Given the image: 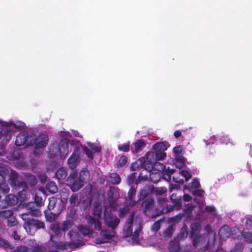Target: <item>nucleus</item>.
I'll list each match as a JSON object with an SVG mask.
<instances>
[{"label":"nucleus","instance_id":"nucleus-1","mask_svg":"<svg viewBox=\"0 0 252 252\" xmlns=\"http://www.w3.org/2000/svg\"><path fill=\"white\" fill-rule=\"evenodd\" d=\"M71 223L69 220L63 221L62 223L55 222L50 226V229L52 231L50 239L47 244L48 249L54 248L55 250L49 251V252H59V250H70L75 248L80 247L84 243L82 238L75 230H72L68 233L71 242H63L60 241V238L63 233L71 227Z\"/></svg>","mask_w":252,"mask_h":252},{"label":"nucleus","instance_id":"nucleus-2","mask_svg":"<svg viewBox=\"0 0 252 252\" xmlns=\"http://www.w3.org/2000/svg\"><path fill=\"white\" fill-rule=\"evenodd\" d=\"M134 214L130 215L124 226L123 235L126 237L131 236L130 243L133 245L139 243V232L141 228V223L133 220Z\"/></svg>","mask_w":252,"mask_h":252},{"label":"nucleus","instance_id":"nucleus-3","mask_svg":"<svg viewBox=\"0 0 252 252\" xmlns=\"http://www.w3.org/2000/svg\"><path fill=\"white\" fill-rule=\"evenodd\" d=\"M75 171H72L67 179V184L73 191H76L81 188L83 184L89 178L90 173L86 169H83L80 173L79 178Z\"/></svg>","mask_w":252,"mask_h":252},{"label":"nucleus","instance_id":"nucleus-4","mask_svg":"<svg viewBox=\"0 0 252 252\" xmlns=\"http://www.w3.org/2000/svg\"><path fill=\"white\" fill-rule=\"evenodd\" d=\"M8 175L10 177V184L11 186H16L17 173L12 169H7L3 166L0 167V190L3 192H7L9 190V188L5 183V176Z\"/></svg>","mask_w":252,"mask_h":252},{"label":"nucleus","instance_id":"nucleus-5","mask_svg":"<svg viewBox=\"0 0 252 252\" xmlns=\"http://www.w3.org/2000/svg\"><path fill=\"white\" fill-rule=\"evenodd\" d=\"M70 150L68 140L63 138L60 141L59 145L53 144L50 147L49 155L51 157L60 156L62 158H65Z\"/></svg>","mask_w":252,"mask_h":252},{"label":"nucleus","instance_id":"nucleus-6","mask_svg":"<svg viewBox=\"0 0 252 252\" xmlns=\"http://www.w3.org/2000/svg\"><path fill=\"white\" fill-rule=\"evenodd\" d=\"M200 225L198 223H194L191 225V236L193 238V245L198 247V249L201 251H205L209 249V246L206 245L207 236H199L194 237L199 232Z\"/></svg>","mask_w":252,"mask_h":252},{"label":"nucleus","instance_id":"nucleus-7","mask_svg":"<svg viewBox=\"0 0 252 252\" xmlns=\"http://www.w3.org/2000/svg\"><path fill=\"white\" fill-rule=\"evenodd\" d=\"M27 244L28 247H18L14 250V252H46L45 249L38 245L34 240H29Z\"/></svg>","mask_w":252,"mask_h":252},{"label":"nucleus","instance_id":"nucleus-8","mask_svg":"<svg viewBox=\"0 0 252 252\" xmlns=\"http://www.w3.org/2000/svg\"><path fill=\"white\" fill-rule=\"evenodd\" d=\"M23 226L28 233L33 235L37 229L43 228L45 225L41 221L32 219L31 220L24 222Z\"/></svg>","mask_w":252,"mask_h":252},{"label":"nucleus","instance_id":"nucleus-9","mask_svg":"<svg viewBox=\"0 0 252 252\" xmlns=\"http://www.w3.org/2000/svg\"><path fill=\"white\" fill-rule=\"evenodd\" d=\"M26 208L28 209L29 211L27 213H24L20 215V217L25 221V222L31 220L32 219L29 218V215L38 217L41 215V212L38 209L36 208L33 203H30L27 204Z\"/></svg>","mask_w":252,"mask_h":252},{"label":"nucleus","instance_id":"nucleus-10","mask_svg":"<svg viewBox=\"0 0 252 252\" xmlns=\"http://www.w3.org/2000/svg\"><path fill=\"white\" fill-rule=\"evenodd\" d=\"M115 232L113 230L106 229L101 231L100 232V238H97L95 240V243L97 244L107 243L112 238L115 237Z\"/></svg>","mask_w":252,"mask_h":252},{"label":"nucleus","instance_id":"nucleus-11","mask_svg":"<svg viewBox=\"0 0 252 252\" xmlns=\"http://www.w3.org/2000/svg\"><path fill=\"white\" fill-rule=\"evenodd\" d=\"M31 138L32 144L31 145H34L35 148L40 149L46 146L47 142L48 140V137L46 134H40L37 138L32 136Z\"/></svg>","mask_w":252,"mask_h":252},{"label":"nucleus","instance_id":"nucleus-12","mask_svg":"<svg viewBox=\"0 0 252 252\" xmlns=\"http://www.w3.org/2000/svg\"><path fill=\"white\" fill-rule=\"evenodd\" d=\"M104 221L105 224L109 227L114 229L120 223V220L116 216H113L110 213H104Z\"/></svg>","mask_w":252,"mask_h":252},{"label":"nucleus","instance_id":"nucleus-13","mask_svg":"<svg viewBox=\"0 0 252 252\" xmlns=\"http://www.w3.org/2000/svg\"><path fill=\"white\" fill-rule=\"evenodd\" d=\"M32 136L28 137V134L24 131L20 133L16 137L15 144L17 146H20L26 144L27 145H31L32 144L31 138Z\"/></svg>","mask_w":252,"mask_h":252},{"label":"nucleus","instance_id":"nucleus-14","mask_svg":"<svg viewBox=\"0 0 252 252\" xmlns=\"http://www.w3.org/2000/svg\"><path fill=\"white\" fill-rule=\"evenodd\" d=\"M80 160V152L79 150L76 149L68 159V165L70 169H73L77 166Z\"/></svg>","mask_w":252,"mask_h":252},{"label":"nucleus","instance_id":"nucleus-15","mask_svg":"<svg viewBox=\"0 0 252 252\" xmlns=\"http://www.w3.org/2000/svg\"><path fill=\"white\" fill-rule=\"evenodd\" d=\"M156 161V154L154 151L149 152L147 154L146 162L145 165V169L147 171H151L152 169L153 165Z\"/></svg>","mask_w":252,"mask_h":252},{"label":"nucleus","instance_id":"nucleus-16","mask_svg":"<svg viewBox=\"0 0 252 252\" xmlns=\"http://www.w3.org/2000/svg\"><path fill=\"white\" fill-rule=\"evenodd\" d=\"M18 176L17 175V178H16V180L17 181V185L16 186H21L22 188H26L27 187L28 184H29L31 186H33L35 185L36 183V179L34 176L33 175H29L27 178V181L26 182L20 183L18 180Z\"/></svg>","mask_w":252,"mask_h":252},{"label":"nucleus","instance_id":"nucleus-17","mask_svg":"<svg viewBox=\"0 0 252 252\" xmlns=\"http://www.w3.org/2000/svg\"><path fill=\"white\" fill-rule=\"evenodd\" d=\"M116 191L115 188L110 187L108 192V201L112 208L115 207V200L116 197Z\"/></svg>","mask_w":252,"mask_h":252},{"label":"nucleus","instance_id":"nucleus-18","mask_svg":"<svg viewBox=\"0 0 252 252\" xmlns=\"http://www.w3.org/2000/svg\"><path fill=\"white\" fill-rule=\"evenodd\" d=\"M219 235L221 239H225L230 236V229L227 225L222 226L219 231Z\"/></svg>","mask_w":252,"mask_h":252},{"label":"nucleus","instance_id":"nucleus-19","mask_svg":"<svg viewBox=\"0 0 252 252\" xmlns=\"http://www.w3.org/2000/svg\"><path fill=\"white\" fill-rule=\"evenodd\" d=\"M87 223L90 224H94V228L97 230L101 229V224L100 221L92 217L91 216H88L86 217Z\"/></svg>","mask_w":252,"mask_h":252},{"label":"nucleus","instance_id":"nucleus-20","mask_svg":"<svg viewBox=\"0 0 252 252\" xmlns=\"http://www.w3.org/2000/svg\"><path fill=\"white\" fill-rule=\"evenodd\" d=\"M106 177L107 182L112 184H118L121 181L120 176L115 173L109 174Z\"/></svg>","mask_w":252,"mask_h":252},{"label":"nucleus","instance_id":"nucleus-21","mask_svg":"<svg viewBox=\"0 0 252 252\" xmlns=\"http://www.w3.org/2000/svg\"><path fill=\"white\" fill-rule=\"evenodd\" d=\"M219 140L220 141L221 144H223L226 145H234V141L229 137V136L227 134H222L220 135Z\"/></svg>","mask_w":252,"mask_h":252},{"label":"nucleus","instance_id":"nucleus-22","mask_svg":"<svg viewBox=\"0 0 252 252\" xmlns=\"http://www.w3.org/2000/svg\"><path fill=\"white\" fill-rule=\"evenodd\" d=\"M153 149L155 152H164L167 150V146L164 142H158L153 145Z\"/></svg>","mask_w":252,"mask_h":252},{"label":"nucleus","instance_id":"nucleus-23","mask_svg":"<svg viewBox=\"0 0 252 252\" xmlns=\"http://www.w3.org/2000/svg\"><path fill=\"white\" fill-rule=\"evenodd\" d=\"M220 135H213L208 138H205L203 141L205 142V145L208 146L215 143V142L219 140Z\"/></svg>","mask_w":252,"mask_h":252},{"label":"nucleus","instance_id":"nucleus-24","mask_svg":"<svg viewBox=\"0 0 252 252\" xmlns=\"http://www.w3.org/2000/svg\"><path fill=\"white\" fill-rule=\"evenodd\" d=\"M168 249L170 252H179L180 246L177 241H171L169 243Z\"/></svg>","mask_w":252,"mask_h":252},{"label":"nucleus","instance_id":"nucleus-25","mask_svg":"<svg viewBox=\"0 0 252 252\" xmlns=\"http://www.w3.org/2000/svg\"><path fill=\"white\" fill-rule=\"evenodd\" d=\"M56 177L59 180H64L67 176V171L65 168H61L56 172Z\"/></svg>","mask_w":252,"mask_h":252},{"label":"nucleus","instance_id":"nucleus-26","mask_svg":"<svg viewBox=\"0 0 252 252\" xmlns=\"http://www.w3.org/2000/svg\"><path fill=\"white\" fill-rule=\"evenodd\" d=\"M152 169L150 171L160 172L163 171L165 169V166L160 162L156 161L152 166Z\"/></svg>","mask_w":252,"mask_h":252},{"label":"nucleus","instance_id":"nucleus-27","mask_svg":"<svg viewBox=\"0 0 252 252\" xmlns=\"http://www.w3.org/2000/svg\"><path fill=\"white\" fill-rule=\"evenodd\" d=\"M46 189L49 192L52 194L57 192L58 191L57 187L53 182L48 183L46 186Z\"/></svg>","mask_w":252,"mask_h":252},{"label":"nucleus","instance_id":"nucleus-28","mask_svg":"<svg viewBox=\"0 0 252 252\" xmlns=\"http://www.w3.org/2000/svg\"><path fill=\"white\" fill-rule=\"evenodd\" d=\"M136 190L134 188H131L128 193V197L129 199V204L131 206H134L136 201L133 200V196L135 195Z\"/></svg>","mask_w":252,"mask_h":252},{"label":"nucleus","instance_id":"nucleus-29","mask_svg":"<svg viewBox=\"0 0 252 252\" xmlns=\"http://www.w3.org/2000/svg\"><path fill=\"white\" fill-rule=\"evenodd\" d=\"M79 232L84 236H89L93 232L92 229L87 226H80L79 227Z\"/></svg>","mask_w":252,"mask_h":252},{"label":"nucleus","instance_id":"nucleus-30","mask_svg":"<svg viewBox=\"0 0 252 252\" xmlns=\"http://www.w3.org/2000/svg\"><path fill=\"white\" fill-rule=\"evenodd\" d=\"M145 162V160L143 158H140L135 162H133L131 166L132 170H136L141 166H142Z\"/></svg>","mask_w":252,"mask_h":252},{"label":"nucleus","instance_id":"nucleus-31","mask_svg":"<svg viewBox=\"0 0 252 252\" xmlns=\"http://www.w3.org/2000/svg\"><path fill=\"white\" fill-rule=\"evenodd\" d=\"M152 172L149 175L151 180L154 183H157L159 181L161 176L160 173L158 172Z\"/></svg>","mask_w":252,"mask_h":252},{"label":"nucleus","instance_id":"nucleus-32","mask_svg":"<svg viewBox=\"0 0 252 252\" xmlns=\"http://www.w3.org/2000/svg\"><path fill=\"white\" fill-rule=\"evenodd\" d=\"M13 214V212L10 210L0 211V218L7 220Z\"/></svg>","mask_w":252,"mask_h":252},{"label":"nucleus","instance_id":"nucleus-33","mask_svg":"<svg viewBox=\"0 0 252 252\" xmlns=\"http://www.w3.org/2000/svg\"><path fill=\"white\" fill-rule=\"evenodd\" d=\"M135 151L136 152H139L141 151L143 148L145 146L144 142L142 140H137L135 143Z\"/></svg>","mask_w":252,"mask_h":252},{"label":"nucleus","instance_id":"nucleus-34","mask_svg":"<svg viewBox=\"0 0 252 252\" xmlns=\"http://www.w3.org/2000/svg\"><path fill=\"white\" fill-rule=\"evenodd\" d=\"M7 223L8 226L10 227L15 226L18 224L17 220L13 216V214L7 219Z\"/></svg>","mask_w":252,"mask_h":252},{"label":"nucleus","instance_id":"nucleus-35","mask_svg":"<svg viewBox=\"0 0 252 252\" xmlns=\"http://www.w3.org/2000/svg\"><path fill=\"white\" fill-rule=\"evenodd\" d=\"M118 149L122 152H126L129 150V143H126L123 144H120L118 146Z\"/></svg>","mask_w":252,"mask_h":252},{"label":"nucleus","instance_id":"nucleus-36","mask_svg":"<svg viewBox=\"0 0 252 252\" xmlns=\"http://www.w3.org/2000/svg\"><path fill=\"white\" fill-rule=\"evenodd\" d=\"M182 150V147L180 146H178L174 148L173 152L176 158H179L181 157Z\"/></svg>","mask_w":252,"mask_h":252},{"label":"nucleus","instance_id":"nucleus-37","mask_svg":"<svg viewBox=\"0 0 252 252\" xmlns=\"http://www.w3.org/2000/svg\"><path fill=\"white\" fill-rule=\"evenodd\" d=\"M174 232L173 226H168L163 232V235L166 237H170Z\"/></svg>","mask_w":252,"mask_h":252},{"label":"nucleus","instance_id":"nucleus-38","mask_svg":"<svg viewBox=\"0 0 252 252\" xmlns=\"http://www.w3.org/2000/svg\"><path fill=\"white\" fill-rule=\"evenodd\" d=\"M170 199L177 205H180V196H177L176 194L173 193L170 196Z\"/></svg>","mask_w":252,"mask_h":252},{"label":"nucleus","instance_id":"nucleus-39","mask_svg":"<svg viewBox=\"0 0 252 252\" xmlns=\"http://www.w3.org/2000/svg\"><path fill=\"white\" fill-rule=\"evenodd\" d=\"M188 227L186 225H184L181 230V236L180 237L182 239L186 238L188 236Z\"/></svg>","mask_w":252,"mask_h":252},{"label":"nucleus","instance_id":"nucleus-40","mask_svg":"<svg viewBox=\"0 0 252 252\" xmlns=\"http://www.w3.org/2000/svg\"><path fill=\"white\" fill-rule=\"evenodd\" d=\"M176 158L177 159L175 161V166L179 169L182 168L184 166V161L182 159L180 158Z\"/></svg>","mask_w":252,"mask_h":252},{"label":"nucleus","instance_id":"nucleus-41","mask_svg":"<svg viewBox=\"0 0 252 252\" xmlns=\"http://www.w3.org/2000/svg\"><path fill=\"white\" fill-rule=\"evenodd\" d=\"M45 214L48 221L52 222L55 220V215L49 211H45Z\"/></svg>","mask_w":252,"mask_h":252},{"label":"nucleus","instance_id":"nucleus-42","mask_svg":"<svg viewBox=\"0 0 252 252\" xmlns=\"http://www.w3.org/2000/svg\"><path fill=\"white\" fill-rule=\"evenodd\" d=\"M34 200L36 204H35L34 203H33L34 204L36 208L38 209V206L41 205V203L42 202V198L41 197L39 196L37 194H35L34 197Z\"/></svg>","mask_w":252,"mask_h":252},{"label":"nucleus","instance_id":"nucleus-43","mask_svg":"<svg viewBox=\"0 0 252 252\" xmlns=\"http://www.w3.org/2000/svg\"><path fill=\"white\" fill-rule=\"evenodd\" d=\"M162 222V220H159L157 221V222H155L152 227V229L154 231H157L159 230L160 226V223Z\"/></svg>","mask_w":252,"mask_h":252},{"label":"nucleus","instance_id":"nucleus-44","mask_svg":"<svg viewBox=\"0 0 252 252\" xmlns=\"http://www.w3.org/2000/svg\"><path fill=\"white\" fill-rule=\"evenodd\" d=\"M0 245L5 248L13 249V247L11 246L7 241L3 239L0 240Z\"/></svg>","mask_w":252,"mask_h":252},{"label":"nucleus","instance_id":"nucleus-45","mask_svg":"<svg viewBox=\"0 0 252 252\" xmlns=\"http://www.w3.org/2000/svg\"><path fill=\"white\" fill-rule=\"evenodd\" d=\"M148 194V192L145 189L140 190L138 194L139 200H142L145 198Z\"/></svg>","mask_w":252,"mask_h":252},{"label":"nucleus","instance_id":"nucleus-46","mask_svg":"<svg viewBox=\"0 0 252 252\" xmlns=\"http://www.w3.org/2000/svg\"><path fill=\"white\" fill-rule=\"evenodd\" d=\"M156 161L163 159L166 157V154L164 152H156Z\"/></svg>","mask_w":252,"mask_h":252},{"label":"nucleus","instance_id":"nucleus-47","mask_svg":"<svg viewBox=\"0 0 252 252\" xmlns=\"http://www.w3.org/2000/svg\"><path fill=\"white\" fill-rule=\"evenodd\" d=\"M126 161L127 158L125 156H122L118 161V165L122 166L126 163Z\"/></svg>","mask_w":252,"mask_h":252},{"label":"nucleus","instance_id":"nucleus-48","mask_svg":"<svg viewBox=\"0 0 252 252\" xmlns=\"http://www.w3.org/2000/svg\"><path fill=\"white\" fill-rule=\"evenodd\" d=\"M181 175L184 177L186 181H188L191 178L190 174L186 170H182L180 172Z\"/></svg>","mask_w":252,"mask_h":252},{"label":"nucleus","instance_id":"nucleus-49","mask_svg":"<svg viewBox=\"0 0 252 252\" xmlns=\"http://www.w3.org/2000/svg\"><path fill=\"white\" fill-rule=\"evenodd\" d=\"M244 237L245 239L250 242L252 243V233L248 232H244L243 234Z\"/></svg>","mask_w":252,"mask_h":252},{"label":"nucleus","instance_id":"nucleus-50","mask_svg":"<svg viewBox=\"0 0 252 252\" xmlns=\"http://www.w3.org/2000/svg\"><path fill=\"white\" fill-rule=\"evenodd\" d=\"M88 146L92 150H94V152H98L100 151V150H101V148L100 147H99L97 145H95L93 143H88Z\"/></svg>","mask_w":252,"mask_h":252},{"label":"nucleus","instance_id":"nucleus-51","mask_svg":"<svg viewBox=\"0 0 252 252\" xmlns=\"http://www.w3.org/2000/svg\"><path fill=\"white\" fill-rule=\"evenodd\" d=\"M200 184L197 180L194 179L189 184V186L192 189H196L199 188Z\"/></svg>","mask_w":252,"mask_h":252},{"label":"nucleus","instance_id":"nucleus-52","mask_svg":"<svg viewBox=\"0 0 252 252\" xmlns=\"http://www.w3.org/2000/svg\"><path fill=\"white\" fill-rule=\"evenodd\" d=\"M242 245L241 244H237L235 247L232 249L230 252H242Z\"/></svg>","mask_w":252,"mask_h":252},{"label":"nucleus","instance_id":"nucleus-53","mask_svg":"<svg viewBox=\"0 0 252 252\" xmlns=\"http://www.w3.org/2000/svg\"><path fill=\"white\" fill-rule=\"evenodd\" d=\"M77 200V196L76 194H72L69 198V202L71 206H74Z\"/></svg>","mask_w":252,"mask_h":252},{"label":"nucleus","instance_id":"nucleus-54","mask_svg":"<svg viewBox=\"0 0 252 252\" xmlns=\"http://www.w3.org/2000/svg\"><path fill=\"white\" fill-rule=\"evenodd\" d=\"M135 179V173H133L129 175L127 179V183L128 184H131L133 182Z\"/></svg>","mask_w":252,"mask_h":252},{"label":"nucleus","instance_id":"nucleus-55","mask_svg":"<svg viewBox=\"0 0 252 252\" xmlns=\"http://www.w3.org/2000/svg\"><path fill=\"white\" fill-rule=\"evenodd\" d=\"M166 191V189L164 187H161L157 188L156 190V192L157 194H161L165 193Z\"/></svg>","mask_w":252,"mask_h":252},{"label":"nucleus","instance_id":"nucleus-56","mask_svg":"<svg viewBox=\"0 0 252 252\" xmlns=\"http://www.w3.org/2000/svg\"><path fill=\"white\" fill-rule=\"evenodd\" d=\"M153 203L152 199H146L145 202V205L146 209H150Z\"/></svg>","mask_w":252,"mask_h":252},{"label":"nucleus","instance_id":"nucleus-57","mask_svg":"<svg viewBox=\"0 0 252 252\" xmlns=\"http://www.w3.org/2000/svg\"><path fill=\"white\" fill-rule=\"evenodd\" d=\"M94 214L97 217L99 218L101 215V210L97 208L96 205H95V207L94 209Z\"/></svg>","mask_w":252,"mask_h":252},{"label":"nucleus","instance_id":"nucleus-58","mask_svg":"<svg viewBox=\"0 0 252 252\" xmlns=\"http://www.w3.org/2000/svg\"><path fill=\"white\" fill-rule=\"evenodd\" d=\"M84 151H85L86 154L87 155V156L89 158H92L93 157V153H92V151L90 149H89V148H88L87 147H85V148H84Z\"/></svg>","mask_w":252,"mask_h":252},{"label":"nucleus","instance_id":"nucleus-59","mask_svg":"<svg viewBox=\"0 0 252 252\" xmlns=\"http://www.w3.org/2000/svg\"><path fill=\"white\" fill-rule=\"evenodd\" d=\"M54 202H55L54 198H53L49 199V204L48 206V208L49 210L52 209L54 208Z\"/></svg>","mask_w":252,"mask_h":252},{"label":"nucleus","instance_id":"nucleus-60","mask_svg":"<svg viewBox=\"0 0 252 252\" xmlns=\"http://www.w3.org/2000/svg\"><path fill=\"white\" fill-rule=\"evenodd\" d=\"M12 237L16 240H18L20 238V236L18 234L16 230H14L12 234Z\"/></svg>","mask_w":252,"mask_h":252},{"label":"nucleus","instance_id":"nucleus-61","mask_svg":"<svg viewBox=\"0 0 252 252\" xmlns=\"http://www.w3.org/2000/svg\"><path fill=\"white\" fill-rule=\"evenodd\" d=\"M204 191L202 190H196L194 191V194L196 196L201 197L203 195Z\"/></svg>","mask_w":252,"mask_h":252},{"label":"nucleus","instance_id":"nucleus-62","mask_svg":"<svg viewBox=\"0 0 252 252\" xmlns=\"http://www.w3.org/2000/svg\"><path fill=\"white\" fill-rule=\"evenodd\" d=\"M215 210V208L213 206H207L205 207V211L208 212H213Z\"/></svg>","mask_w":252,"mask_h":252},{"label":"nucleus","instance_id":"nucleus-63","mask_svg":"<svg viewBox=\"0 0 252 252\" xmlns=\"http://www.w3.org/2000/svg\"><path fill=\"white\" fill-rule=\"evenodd\" d=\"M173 180L175 183H179L180 184H183L184 183V181L183 179H179L175 178L173 177Z\"/></svg>","mask_w":252,"mask_h":252},{"label":"nucleus","instance_id":"nucleus-64","mask_svg":"<svg viewBox=\"0 0 252 252\" xmlns=\"http://www.w3.org/2000/svg\"><path fill=\"white\" fill-rule=\"evenodd\" d=\"M163 178L166 180H170L171 176L167 172H166L163 174Z\"/></svg>","mask_w":252,"mask_h":252}]
</instances>
